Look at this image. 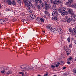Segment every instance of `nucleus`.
<instances>
[{"mask_svg": "<svg viewBox=\"0 0 76 76\" xmlns=\"http://www.w3.org/2000/svg\"><path fill=\"white\" fill-rule=\"evenodd\" d=\"M20 68L23 69H25V70H34V69H36V68H34L31 66H28L27 65H21Z\"/></svg>", "mask_w": 76, "mask_h": 76, "instance_id": "f257e3e1", "label": "nucleus"}, {"mask_svg": "<svg viewBox=\"0 0 76 76\" xmlns=\"http://www.w3.org/2000/svg\"><path fill=\"white\" fill-rule=\"evenodd\" d=\"M26 7L29 10H31V9H34V5L31 3V1L28 2L27 5H26Z\"/></svg>", "mask_w": 76, "mask_h": 76, "instance_id": "f03ea898", "label": "nucleus"}, {"mask_svg": "<svg viewBox=\"0 0 76 76\" xmlns=\"http://www.w3.org/2000/svg\"><path fill=\"white\" fill-rule=\"evenodd\" d=\"M52 16H53L52 18V19L53 20H57L58 18L57 17L58 16V14H57V12H53V13H52Z\"/></svg>", "mask_w": 76, "mask_h": 76, "instance_id": "7ed1b4c3", "label": "nucleus"}, {"mask_svg": "<svg viewBox=\"0 0 76 76\" xmlns=\"http://www.w3.org/2000/svg\"><path fill=\"white\" fill-rule=\"evenodd\" d=\"M65 50L66 51L67 56H69L70 54L71 51H70V49H69V48H66L65 49Z\"/></svg>", "mask_w": 76, "mask_h": 76, "instance_id": "20e7f679", "label": "nucleus"}, {"mask_svg": "<svg viewBox=\"0 0 76 76\" xmlns=\"http://www.w3.org/2000/svg\"><path fill=\"white\" fill-rule=\"evenodd\" d=\"M52 3L53 4V9H54L55 8H56V5L57 4L56 2L55 1H51Z\"/></svg>", "mask_w": 76, "mask_h": 76, "instance_id": "39448f33", "label": "nucleus"}, {"mask_svg": "<svg viewBox=\"0 0 76 76\" xmlns=\"http://www.w3.org/2000/svg\"><path fill=\"white\" fill-rule=\"evenodd\" d=\"M71 18L72 20H73V21L74 22H75V21L76 20V18H75V14H74V15H72Z\"/></svg>", "mask_w": 76, "mask_h": 76, "instance_id": "423d86ee", "label": "nucleus"}, {"mask_svg": "<svg viewBox=\"0 0 76 76\" xmlns=\"http://www.w3.org/2000/svg\"><path fill=\"white\" fill-rule=\"evenodd\" d=\"M68 12L69 14L72 15H74V14L72 13V12H73V10L72 9H69L68 10Z\"/></svg>", "mask_w": 76, "mask_h": 76, "instance_id": "0eeeda50", "label": "nucleus"}, {"mask_svg": "<svg viewBox=\"0 0 76 76\" xmlns=\"http://www.w3.org/2000/svg\"><path fill=\"white\" fill-rule=\"evenodd\" d=\"M36 6L37 7V9L39 11H40V10H41V7H40L39 5L36 4Z\"/></svg>", "mask_w": 76, "mask_h": 76, "instance_id": "6e6552de", "label": "nucleus"}, {"mask_svg": "<svg viewBox=\"0 0 76 76\" xmlns=\"http://www.w3.org/2000/svg\"><path fill=\"white\" fill-rule=\"evenodd\" d=\"M58 32L59 33L61 34L63 33V30L61 29V28H58Z\"/></svg>", "mask_w": 76, "mask_h": 76, "instance_id": "1a4fd4ad", "label": "nucleus"}, {"mask_svg": "<svg viewBox=\"0 0 76 76\" xmlns=\"http://www.w3.org/2000/svg\"><path fill=\"white\" fill-rule=\"evenodd\" d=\"M66 5L68 6L69 7H72V3H71L70 2H68L66 3Z\"/></svg>", "mask_w": 76, "mask_h": 76, "instance_id": "9d476101", "label": "nucleus"}, {"mask_svg": "<svg viewBox=\"0 0 76 76\" xmlns=\"http://www.w3.org/2000/svg\"><path fill=\"white\" fill-rule=\"evenodd\" d=\"M55 1H56L57 4H62V2H61V1L60 0H55Z\"/></svg>", "mask_w": 76, "mask_h": 76, "instance_id": "9b49d317", "label": "nucleus"}, {"mask_svg": "<svg viewBox=\"0 0 76 76\" xmlns=\"http://www.w3.org/2000/svg\"><path fill=\"white\" fill-rule=\"evenodd\" d=\"M61 15L62 16H64V15H67L68 14V12L67 11H66V12H61Z\"/></svg>", "mask_w": 76, "mask_h": 76, "instance_id": "f8f14e48", "label": "nucleus"}, {"mask_svg": "<svg viewBox=\"0 0 76 76\" xmlns=\"http://www.w3.org/2000/svg\"><path fill=\"white\" fill-rule=\"evenodd\" d=\"M23 2L26 4V5H27L28 2H30L31 1H29L28 0H23Z\"/></svg>", "mask_w": 76, "mask_h": 76, "instance_id": "ddd939ff", "label": "nucleus"}, {"mask_svg": "<svg viewBox=\"0 0 76 76\" xmlns=\"http://www.w3.org/2000/svg\"><path fill=\"white\" fill-rule=\"evenodd\" d=\"M45 13L46 15H47V16H50V14L49 13H48V12H47V10H45Z\"/></svg>", "mask_w": 76, "mask_h": 76, "instance_id": "4468645a", "label": "nucleus"}, {"mask_svg": "<svg viewBox=\"0 0 76 76\" xmlns=\"http://www.w3.org/2000/svg\"><path fill=\"white\" fill-rule=\"evenodd\" d=\"M50 31L53 32H54L56 31V29L54 28H51Z\"/></svg>", "mask_w": 76, "mask_h": 76, "instance_id": "2eb2a0df", "label": "nucleus"}, {"mask_svg": "<svg viewBox=\"0 0 76 76\" xmlns=\"http://www.w3.org/2000/svg\"><path fill=\"white\" fill-rule=\"evenodd\" d=\"M72 19H70V18H69L68 19H67V22L69 23L70 22H72Z\"/></svg>", "mask_w": 76, "mask_h": 76, "instance_id": "dca6fc26", "label": "nucleus"}, {"mask_svg": "<svg viewBox=\"0 0 76 76\" xmlns=\"http://www.w3.org/2000/svg\"><path fill=\"white\" fill-rule=\"evenodd\" d=\"M62 12H67L66 11V8H65V7H62Z\"/></svg>", "mask_w": 76, "mask_h": 76, "instance_id": "f3484780", "label": "nucleus"}, {"mask_svg": "<svg viewBox=\"0 0 76 76\" xmlns=\"http://www.w3.org/2000/svg\"><path fill=\"white\" fill-rule=\"evenodd\" d=\"M73 72H74V75H76V68L74 69L73 70Z\"/></svg>", "mask_w": 76, "mask_h": 76, "instance_id": "a211bd4d", "label": "nucleus"}, {"mask_svg": "<svg viewBox=\"0 0 76 76\" xmlns=\"http://www.w3.org/2000/svg\"><path fill=\"white\" fill-rule=\"evenodd\" d=\"M30 17L32 19H35V16L34 15L32 14L30 16Z\"/></svg>", "mask_w": 76, "mask_h": 76, "instance_id": "6ab92c4d", "label": "nucleus"}, {"mask_svg": "<svg viewBox=\"0 0 76 76\" xmlns=\"http://www.w3.org/2000/svg\"><path fill=\"white\" fill-rule=\"evenodd\" d=\"M12 4L14 6H15L16 4V2L14 0L12 1Z\"/></svg>", "mask_w": 76, "mask_h": 76, "instance_id": "aec40b11", "label": "nucleus"}, {"mask_svg": "<svg viewBox=\"0 0 76 76\" xmlns=\"http://www.w3.org/2000/svg\"><path fill=\"white\" fill-rule=\"evenodd\" d=\"M54 10V11H53V12H57V14H58V12H57V11L58 10L57 9H56V8H54V9H53Z\"/></svg>", "mask_w": 76, "mask_h": 76, "instance_id": "412c9836", "label": "nucleus"}, {"mask_svg": "<svg viewBox=\"0 0 76 76\" xmlns=\"http://www.w3.org/2000/svg\"><path fill=\"white\" fill-rule=\"evenodd\" d=\"M46 27L47 29H50V30H51V29L52 28L51 26H46Z\"/></svg>", "mask_w": 76, "mask_h": 76, "instance_id": "4be33fe9", "label": "nucleus"}, {"mask_svg": "<svg viewBox=\"0 0 76 76\" xmlns=\"http://www.w3.org/2000/svg\"><path fill=\"white\" fill-rule=\"evenodd\" d=\"M76 33H75V32H73V31H72L71 32V35H75V34H76Z\"/></svg>", "mask_w": 76, "mask_h": 76, "instance_id": "5701e85b", "label": "nucleus"}, {"mask_svg": "<svg viewBox=\"0 0 76 76\" xmlns=\"http://www.w3.org/2000/svg\"><path fill=\"white\" fill-rule=\"evenodd\" d=\"M72 7L74 8V9H76V4H74L72 5Z\"/></svg>", "mask_w": 76, "mask_h": 76, "instance_id": "b1692460", "label": "nucleus"}, {"mask_svg": "<svg viewBox=\"0 0 76 76\" xmlns=\"http://www.w3.org/2000/svg\"><path fill=\"white\" fill-rule=\"evenodd\" d=\"M35 0V2H36L37 3H38V1H39V2L41 3V2H42V1H41V0Z\"/></svg>", "mask_w": 76, "mask_h": 76, "instance_id": "393cba45", "label": "nucleus"}, {"mask_svg": "<svg viewBox=\"0 0 76 76\" xmlns=\"http://www.w3.org/2000/svg\"><path fill=\"white\" fill-rule=\"evenodd\" d=\"M44 4L45 6H48V2L47 1H45Z\"/></svg>", "mask_w": 76, "mask_h": 76, "instance_id": "a878e982", "label": "nucleus"}, {"mask_svg": "<svg viewBox=\"0 0 76 76\" xmlns=\"http://www.w3.org/2000/svg\"><path fill=\"white\" fill-rule=\"evenodd\" d=\"M62 8H59L58 10V11L59 12V13H61L62 12Z\"/></svg>", "mask_w": 76, "mask_h": 76, "instance_id": "bb28decb", "label": "nucleus"}, {"mask_svg": "<svg viewBox=\"0 0 76 76\" xmlns=\"http://www.w3.org/2000/svg\"><path fill=\"white\" fill-rule=\"evenodd\" d=\"M72 57L69 58H68L67 61H72Z\"/></svg>", "mask_w": 76, "mask_h": 76, "instance_id": "cd10ccee", "label": "nucleus"}, {"mask_svg": "<svg viewBox=\"0 0 76 76\" xmlns=\"http://www.w3.org/2000/svg\"><path fill=\"white\" fill-rule=\"evenodd\" d=\"M8 4L9 5H12V1H8Z\"/></svg>", "mask_w": 76, "mask_h": 76, "instance_id": "c85d7f7f", "label": "nucleus"}, {"mask_svg": "<svg viewBox=\"0 0 76 76\" xmlns=\"http://www.w3.org/2000/svg\"><path fill=\"white\" fill-rule=\"evenodd\" d=\"M40 20L41 22H44V19H43L42 18H40Z\"/></svg>", "mask_w": 76, "mask_h": 76, "instance_id": "c756f323", "label": "nucleus"}, {"mask_svg": "<svg viewBox=\"0 0 76 76\" xmlns=\"http://www.w3.org/2000/svg\"><path fill=\"white\" fill-rule=\"evenodd\" d=\"M4 20L5 21V22H4V23H5H5H6V22H7V21H8V19L7 18L4 19Z\"/></svg>", "mask_w": 76, "mask_h": 76, "instance_id": "7c9ffc66", "label": "nucleus"}, {"mask_svg": "<svg viewBox=\"0 0 76 76\" xmlns=\"http://www.w3.org/2000/svg\"><path fill=\"white\" fill-rule=\"evenodd\" d=\"M49 9V8L48 7V6L46 5L45 6V10H47Z\"/></svg>", "mask_w": 76, "mask_h": 76, "instance_id": "2f4dec72", "label": "nucleus"}, {"mask_svg": "<svg viewBox=\"0 0 76 76\" xmlns=\"http://www.w3.org/2000/svg\"><path fill=\"white\" fill-rule=\"evenodd\" d=\"M67 41L68 42H70V37H69L67 39Z\"/></svg>", "mask_w": 76, "mask_h": 76, "instance_id": "473e14b6", "label": "nucleus"}, {"mask_svg": "<svg viewBox=\"0 0 76 76\" xmlns=\"http://www.w3.org/2000/svg\"><path fill=\"white\" fill-rule=\"evenodd\" d=\"M60 64V63L59 62L57 63V64L56 65V67H58L59 66V65Z\"/></svg>", "mask_w": 76, "mask_h": 76, "instance_id": "72a5a7b5", "label": "nucleus"}, {"mask_svg": "<svg viewBox=\"0 0 76 76\" xmlns=\"http://www.w3.org/2000/svg\"><path fill=\"white\" fill-rule=\"evenodd\" d=\"M69 2H70L71 3H73V0H69Z\"/></svg>", "mask_w": 76, "mask_h": 76, "instance_id": "f704fd0d", "label": "nucleus"}, {"mask_svg": "<svg viewBox=\"0 0 76 76\" xmlns=\"http://www.w3.org/2000/svg\"><path fill=\"white\" fill-rule=\"evenodd\" d=\"M56 67V66L53 65H52L51 66V68L52 69H54V68H55Z\"/></svg>", "mask_w": 76, "mask_h": 76, "instance_id": "c9c22d12", "label": "nucleus"}, {"mask_svg": "<svg viewBox=\"0 0 76 76\" xmlns=\"http://www.w3.org/2000/svg\"><path fill=\"white\" fill-rule=\"evenodd\" d=\"M64 22H67V19L64 18Z\"/></svg>", "mask_w": 76, "mask_h": 76, "instance_id": "e433bc0d", "label": "nucleus"}, {"mask_svg": "<svg viewBox=\"0 0 76 76\" xmlns=\"http://www.w3.org/2000/svg\"><path fill=\"white\" fill-rule=\"evenodd\" d=\"M18 3L20 4V3H21V1L20 0H17Z\"/></svg>", "mask_w": 76, "mask_h": 76, "instance_id": "4c0bfd02", "label": "nucleus"}, {"mask_svg": "<svg viewBox=\"0 0 76 76\" xmlns=\"http://www.w3.org/2000/svg\"><path fill=\"white\" fill-rule=\"evenodd\" d=\"M45 5H44V4H43V3H42L41 4V6L42 7L44 8V6Z\"/></svg>", "mask_w": 76, "mask_h": 76, "instance_id": "58836bf2", "label": "nucleus"}, {"mask_svg": "<svg viewBox=\"0 0 76 76\" xmlns=\"http://www.w3.org/2000/svg\"><path fill=\"white\" fill-rule=\"evenodd\" d=\"M37 22L38 23H40V20H38V19H37Z\"/></svg>", "mask_w": 76, "mask_h": 76, "instance_id": "ea45409f", "label": "nucleus"}, {"mask_svg": "<svg viewBox=\"0 0 76 76\" xmlns=\"http://www.w3.org/2000/svg\"><path fill=\"white\" fill-rule=\"evenodd\" d=\"M73 31L75 32V33H76V28H73Z\"/></svg>", "mask_w": 76, "mask_h": 76, "instance_id": "a19ab883", "label": "nucleus"}, {"mask_svg": "<svg viewBox=\"0 0 76 76\" xmlns=\"http://www.w3.org/2000/svg\"><path fill=\"white\" fill-rule=\"evenodd\" d=\"M48 7H49V8L50 9H51V5H49L48 6Z\"/></svg>", "mask_w": 76, "mask_h": 76, "instance_id": "79ce46f5", "label": "nucleus"}, {"mask_svg": "<svg viewBox=\"0 0 76 76\" xmlns=\"http://www.w3.org/2000/svg\"><path fill=\"white\" fill-rule=\"evenodd\" d=\"M64 76H67V73L66 72L64 74Z\"/></svg>", "mask_w": 76, "mask_h": 76, "instance_id": "37998d69", "label": "nucleus"}, {"mask_svg": "<svg viewBox=\"0 0 76 76\" xmlns=\"http://www.w3.org/2000/svg\"><path fill=\"white\" fill-rule=\"evenodd\" d=\"M7 75H10V72H8L7 73Z\"/></svg>", "mask_w": 76, "mask_h": 76, "instance_id": "c03bdc74", "label": "nucleus"}, {"mask_svg": "<svg viewBox=\"0 0 76 76\" xmlns=\"http://www.w3.org/2000/svg\"><path fill=\"white\" fill-rule=\"evenodd\" d=\"M68 18H69V17H68V16H65V19H68Z\"/></svg>", "mask_w": 76, "mask_h": 76, "instance_id": "a18cd8bd", "label": "nucleus"}, {"mask_svg": "<svg viewBox=\"0 0 76 76\" xmlns=\"http://www.w3.org/2000/svg\"><path fill=\"white\" fill-rule=\"evenodd\" d=\"M24 22H26V21H27L28 20V19H26V18L24 19Z\"/></svg>", "mask_w": 76, "mask_h": 76, "instance_id": "49530a36", "label": "nucleus"}, {"mask_svg": "<svg viewBox=\"0 0 76 76\" xmlns=\"http://www.w3.org/2000/svg\"><path fill=\"white\" fill-rule=\"evenodd\" d=\"M69 47H72V44H70L69 45Z\"/></svg>", "mask_w": 76, "mask_h": 76, "instance_id": "de8ad7c7", "label": "nucleus"}, {"mask_svg": "<svg viewBox=\"0 0 76 76\" xmlns=\"http://www.w3.org/2000/svg\"><path fill=\"white\" fill-rule=\"evenodd\" d=\"M5 72V71H4V70L2 71H1V73H4Z\"/></svg>", "mask_w": 76, "mask_h": 76, "instance_id": "09e8293b", "label": "nucleus"}, {"mask_svg": "<svg viewBox=\"0 0 76 76\" xmlns=\"http://www.w3.org/2000/svg\"><path fill=\"white\" fill-rule=\"evenodd\" d=\"M22 76H25V74H24V73H23H23H22Z\"/></svg>", "mask_w": 76, "mask_h": 76, "instance_id": "8fccbe9b", "label": "nucleus"}, {"mask_svg": "<svg viewBox=\"0 0 76 76\" xmlns=\"http://www.w3.org/2000/svg\"><path fill=\"white\" fill-rule=\"evenodd\" d=\"M67 64H70V63H71L70 62H69V61H68L67 62Z\"/></svg>", "mask_w": 76, "mask_h": 76, "instance_id": "3c124183", "label": "nucleus"}, {"mask_svg": "<svg viewBox=\"0 0 76 76\" xmlns=\"http://www.w3.org/2000/svg\"><path fill=\"white\" fill-rule=\"evenodd\" d=\"M61 63L62 64H64V62L63 61H61Z\"/></svg>", "mask_w": 76, "mask_h": 76, "instance_id": "603ef678", "label": "nucleus"}, {"mask_svg": "<svg viewBox=\"0 0 76 76\" xmlns=\"http://www.w3.org/2000/svg\"><path fill=\"white\" fill-rule=\"evenodd\" d=\"M44 76H48V75L47 74H46L44 75Z\"/></svg>", "mask_w": 76, "mask_h": 76, "instance_id": "864d4df0", "label": "nucleus"}, {"mask_svg": "<svg viewBox=\"0 0 76 76\" xmlns=\"http://www.w3.org/2000/svg\"><path fill=\"white\" fill-rule=\"evenodd\" d=\"M12 39H15V37H12Z\"/></svg>", "mask_w": 76, "mask_h": 76, "instance_id": "5fc2aeb1", "label": "nucleus"}, {"mask_svg": "<svg viewBox=\"0 0 76 76\" xmlns=\"http://www.w3.org/2000/svg\"><path fill=\"white\" fill-rule=\"evenodd\" d=\"M66 69V66L64 67L63 68V69Z\"/></svg>", "mask_w": 76, "mask_h": 76, "instance_id": "6e6d98bb", "label": "nucleus"}, {"mask_svg": "<svg viewBox=\"0 0 76 76\" xmlns=\"http://www.w3.org/2000/svg\"><path fill=\"white\" fill-rule=\"evenodd\" d=\"M69 32H70L71 33L72 32V30H70V29L69 30Z\"/></svg>", "mask_w": 76, "mask_h": 76, "instance_id": "4d7b16f0", "label": "nucleus"}, {"mask_svg": "<svg viewBox=\"0 0 76 76\" xmlns=\"http://www.w3.org/2000/svg\"><path fill=\"white\" fill-rule=\"evenodd\" d=\"M23 73V72H19V74H22V73Z\"/></svg>", "mask_w": 76, "mask_h": 76, "instance_id": "13d9d810", "label": "nucleus"}, {"mask_svg": "<svg viewBox=\"0 0 76 76\" xmlns=\"http://www.w3.org/2000/svg\"><path fill=\"white\" fill-rule=\"evenodd\" d=\"M22 22H25L24 21V19H22Z\"/></svg>", "mask_w": 76, "mask_h": 76, "instance_id": "bf43d9fd", "label": "nucleus"}, {"mask_svg": "<svg viewBox=\"0 0 76 76\" xmlns=\"http://www.w3.org/2000/svg\"><path fill=\"white\" fill-rule=\"evenodd\" d=\"M21 72H23H23H25V71L24 70H22Z\"/></svg>", "mask_w": 76, "mask_h": 76, "instance_id": "052dcab7", "label": "nucleus"}, {"mask_svg": "<svg viewBox=\"0 0 76 76\" xmlns=\"http://www.w3.org/2000/svg\"><path fill=\"white\" fill-rule=\"evenodd\" d=\"M44 17L45 18H46V16H45V15H44Z\"/></svg>", "mask_w": 76, "mask_h": 76, "instance_id": "680f3d73", "label": "nucleus"}, {"mask_svg": "<svg viewBox=\"0 0 76 76\" xmlns=\"http://www.w3.org/2000/svg\"><path fill=\"white\" fill-rule=\"evenodd\" d=\"M9 38H9V37L7 38V39H9Z\"/></svg>", "mask_w": 76, "mask_h": 76, "instance_id": "e2e57ef3", "label": "nucleus"}, {"mask_svg": "<svg viewBox=\"0 0 76 76\" xmlns=\"http://www.w3.org/2000/svg\"><path fill=\"white\" fill-rule=\"evenodd\" d=\"M43 32H44V33H45V31H43Z\"/></svg>", "mask_w": 76, "mask_h": 76, "instance_id": "0e129e2a", "label": "nucleus"}, {"mask_svg": "<svg viewBox=\"0 0 76 76\" xmlns=\"http://www.w3.org/2000/svg\"><path fill=\"white\" fill-rule=\"evenodd\" d=\"M1 8V5H0V9Z\"/></svg>", "mask_w": 76, "mask_h": 76, "instance_id": "69168bd1", "label": "nucleus"}, {"mask_svg": "<svg viewBox=\"0 0 76 76\" xmlns=\"http://www.w3.org/2000/svg\"><path fill=\"white\" fill-rule=\"evenodd\" d=\"M38 76H41V75H38Z\"/></svg>", "mask_w": 76, "mask_h": 76, "instance_id": "338daca9", "label": "nucleus"}, {"mask_svg": "<svg viewBox=\"0 0 76 76\" xmlns=\"http://www.w3.org/2000/svg\"><path fill=\"white\" fill-rule=\"evenodd\" d=\"M8 1H10V0H8Z\"/></svg>", "mask_w": 76, "mask_h": 76, "instance_id": "774afa93", "label": "nucleus"}]
</instances>
